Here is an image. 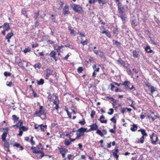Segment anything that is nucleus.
Segmentation results:
<instances>
[{
  "label": "nucleus",
  "mask_w": 160,
  "mask_h": 160,
  "mask_svg": "<svg viewBox=\"0 0 160 160\" xmlns=\"http://www.w3.org/2000/svg\"><path fill=\"white\" fill-rule=\"evenodd\" d=\"M3 129L5 130L1 135V138L3 142H5L4 144V146L5 148H7L8 151L9 150V144L8 142L6 140V138L7 137V134L8 133L9 129L8 128H3Z\"/></svg>",
  "instance_id": "1"
},
{
  "label": "nucleus",
  "mask_w": 160,
  "mask_h": 160,
  "mask_svg": "<svg viewBox=\"0 0 160 160\" xmlns=\"http://www.w3.org/2000/svg\"><path fill=\"white\" fill-rule=\"evenodd\" d=\"M46 112L45 109L43 108V107L40 106L39 111H36L34 113V117H40L42 115H43L45 117H46Z\"/></svg>",
  "instance_id": "2"
},
{
  "label": "nucleus",
  "mask_w": 160,
  "mask_h": 160,
  "mask_svg": "<svg viewBox=\"0 0 160 160\" xmlns=\"http://www.w3.org/2000/svg\"><path fill=\"white\" fill-rule=\"evenodd\" d=\"M76 132H77L76 133L77 137L76 139H78L80 137L83 136L84 134V132H87V128H81L76 130Z\"/></svg>",
  "instance_id": "3"
},
{
  "label": "nucleus",
  "mask_w": 160,
  "mask_h": 160,
  "mask_svg": "<svg viewBox=\"0 0 160 160\" xmlns=\"http://www.w3.org/2000/svg\"><path fill=\"white\" fill-rule=\"evenodd\" d=\"M122 84L123 85L124 88L126 89H129L130 90H133V91L136 90L133 84L131 83L129 81H125L123 82Z\"/></svg>",
  "instance_id": "4"
},
{
  "label": "nucleus",
  "mask_w": 160,
  "mask_h": 160,
  "mask_svg": "<svg viewBox=\"0 0 160 160\" xmlns=\"http://www.w3.org/2000/svg\"><path fill=\"white\" fill-rule=\"evenodd\" d=\"M71 7L75 12L78 13H80L82 9V8L81 6L75 3L72 5Z\"/></svg>",
  "instance_id": "5"
},
{
  "label": "nucleus",
  "mask_w": 160,
  "mask_h": 160,
  "mask_svg": "<svg viewBox=\"0 0 160 160\" xmlns=\"http://www.w3.org/2000/svg\"><path fill=\"white\" fill-rule=\"evenodd\" d=\"M152 143L154 145L157 144V142L158 140V137L157 135L154 133H152L150 136Z\"/></svg>",
  "instance_id": "6"
},
{
  "label": "nucleus",
  "mask_w": 160,
  "mask_h": 160,
  "mask_svg": "<svg viewBox=\"0 0 160 160\" xmlns=\"http://www.w3.org/2000/svg\"><path fill=\"white\" fill-rule=\"evenodd\" d=\"M138 132H141L142 136L141 138V142H142L143 140H144V137H146L148 136V134L146 132L145 130L144 129H141L138 130Z\"/></svg>",
  "instance_id": "7"
},
{
  "label": "nucleus",
  "mask_w": 160,
  "mask_h": 160,
  "mask_svg": "<svg viewBox=\"0 0 160 160\" xmlns=\"http://www.w3.org/2000/svg\"><path fill=\"white\" fill-rule=\"evenodd\" d=\"M90 128L87 130V132H90L92 131L97 130H98V126L96 123H93L90 126Z\"/></svg>",
  "instance_id": "8"
},
{
  "label": "nucleus",
  "mask_w": 160,
  "mask_h": 160,
  "mask_svg": "<svg viewBox=\"0 0 160 160\" xmlns=\"http://www.w3.org/2000/svg\"><path fill=\"white\" fill-rule=\"evenodd\" d=\"M107 131L106 129H103L102 131V132L100 130H98L96 131V133L100 135L101 137H103L104 135L107 134Z\"/></svg>",
  "instance_id": "9"
},
{
  "label": "nucleus",
  "mask_w": 160,
  "mask_h": 160,
  "mask_svg": "<svg viewBox=\"0 0 160 160\" xmlns=\"http://www.w3.org/2000/svg\"><path fill=\"white\" fill-rule=\"evenodd\" d=\"M23 125V121L21 120H19L18 121V122H17L16 124L12 126V127L15 128H20L22 127Z\"/></svg>",
  "instance_id": "10"
},
{
  "label": "nucleus",
  "mask_w": 160,
  "mask_h": 160,
  "mask_svg": "<svg viewBox=\"0 0 160 160\" xmlns=\"http://www.w3.org/2000/svg\"><path fill=\"white\" fill-rule=\"evenodd\" d=\"M69 13L68 6L67 5H66L63 9V14L66 15L68 14Z\"/></svg>",
  "instance_id": "11"
},
{
  "label": "nucleus",
  "mask_w": 160,
  "mask_h": 160,
  "mask_svg": "<svg viewBox=\"0 0 160 160\" xmlns=\"http://www.w3.org/2000/svg\"><path fill=\"white\" fill-rule=\"evenodd\" d=\"M132 56L135 58H139L140 57L139 52H137L135 50L132 51Z\"/></svg>",
  "instance_id": "12"
},
{
  "label": "nucleus",
  "mask_w": 160,
  "mask_h": 160,
  "mask_svg": "<svg viewBox=\"0 0 160 160\" xmlns=\"http://www.w3.org/2000/svg\"><path fill=\"white\" fill-rule=\"evenodd\" d=\"M49 55L50 57L52 58L56 61H57V59L56 56V53L55 51H51Z\"/></svg>",
  "instance_id": "13"
},
{
  "label": "nucleus",
  "mask_w": 160,
  "mask_h": 160,
  "mask_svg": "<svg viewBox=\"0 0 160 160\" xmlns=\"http://www.w3.org/2000/svg\"><path fill=\"white\" fill-rule=\"evenodd\" d=\"M117 61V62H118L120 64L123 66L124 67H125L126 68H128V64H127V66L125 65L124 61L122 60L121 58H119V59Z\"/></svg>",
  "instance_id": "14"
},
{
  "label": "nucleus",
  "mask_w": 160,
  "mask_h": 160,
  "mask_svg": "<svg viewBox=\"0 0 160 160\" xmlns=\"http://www.w3.org/2000/svg\"><path fill=\"white\" fill-rule=\"evenodd\" d=\"M3 28L5 30L8 31L10 28L9 23L7 22L4 23L3 25Z\"/></svg>",
  "instance_id": "15"
},
{
  "label": "nucleus",
  "mask_w": 160,
  "mask_h": 160,
  "mask_svg": "<svg viewBox=\"0 0 160 160\" xmlns=\"http://www.w3.org/2000/svg\"><path fill=\"white\" fill-rule=\"evenodd\" d=\"M13 33L11 32L10 33H8L6 35L5 37L6 39L8 40V42H10V39L11 38L12 36L13 35Z\"/></svg>",
  "instance_id": "16"
},
{
  "label": "nucleus",
  "mask_w": 160,
  "mask_h": 160,
  "mask_svg": "<svg viewBox=\"0 0 160 160\" xmlns=\"http://www.w3.org/2000/svg\"><path fill=\"white\" fill-rule=\"evenodd\" d=\"M111 90L112 91H114L116 92H118V91L121 92V90H119V89L117 88L114 85L112 84H111Z\"/></svg>",
  "instance_id": "17"
},
{
  "label": "nucleus",
  "mask_w": 160,
  "mask_h": 160,
  "mask_svg": "<svg viewBox=\"0 0 160 160\" xmlns=\"http://www.w3.org/2000/svg\"><path fill=\"white\" fill-rule=\"evenodd\" d=\"M102 33L103 34L105 33L106 36L109 38H110L111 37V34L110 32L108 31L107 30H106L105 31H103L102 32Z\"/></svg>",
  "instance_id": "18"
},
{
  "label": "nucleus",
  "mask_w": 160,
  "mask_h": 160,
  "mask_svg": "<svg viewBox=\"0 0 160 160\" xmlns=\"http://www.w3.org/2000/svg\"><path fill=\"white\" fill-rule=\"evenodd\" d=\"M31 149L32 150V152L34 153H39V152L40 150H38L37 147H32L31 148Z\"/></svg>",
  "instance_id": "19"
},
{
  "label": "nucleus",
  "mask_w": 160,
  "mask_h": 160,
  "mask_svg": "<svg viewBox=\"0 0 160 160\" xmlns=\"http://www.w3.org/2000/svg\"><path fill=\"white\" fill-rule=\"evenodd\" d=\"M105 118L104 116L102 115L101 116L100 118L98 119V120L100 121V122L102 123H107V120H102V119H104Z\"/></svg>",
  "instance_id": "20"
},
{
  "label": "nucleus",
  "mask_w": 160,
  "mask_h": 160,
  "mask_svg": "<svg viewBox=\"0 0 160 160\" xmlns=\"http://www.w3.org/2000/svg\"><path fill=\"white\" fill-rule=\"evenodd\" d=\"M12 117V119L14 121V122H16L19 121V118L15 115H13Z\"/></svg>",
  "instance_id": "21"
},
{
  "label": "nucleus",
  "mask_w": 160,
  "mask_h": 160,
  "mask_svg": "<svg viewBox=\"0 0 160 160\" xmlns=\"http://www.w3.org/2000/svg\"><path fill=\"white\" fill-rule=\"evenodd\" d=\"M138 128V126L137 125L133 124L132 127L131 128L130 130L132 132L135 131Z\"/></svg>",
  "instance_id": "22"
},
{
  "label": "nucleus",
  "mask_w": 160,
  "mask_h": 160,
  "mask_svg": "<svg viewBox=\"0 0 160 160\" xmlns=\"http://www.w3.org/2000/svg\"><path fill=\"white\" fill-rule=\"evenodd\" d=\"M118 11L119 14H123L124 8L121 7H118Z\"/></svg>",
  "instance_id": "23"
},
{
  "label": "nucleus",
  "mask_w": 160,
  "mask_h": 160,
  "mask_svg": "<svg viewBox=\"0 0 160 160\" xmlns=\"http://www.w3.org/2000/svg\"><path fill=\"white\" fill-rule=\"evenodd\" d=\"M145 50L148 53H151L153 51L151 49L150 47L148 45L146 47Z\"/></svg>",
  "instance_id": "24"
},
{
  "label": "nucleus",
  "mask_w": 160,
  "mask_h": 160,
  "mask_svg": "<svg viewBox=\"0 0 160 160\" xmlns=\"http://www.w3.org/2000/svg\"><path fill=\"white\" fill-rule=\"evenodd\" d=\"M37 147L38 150L42 151L44 149L43 146L40 143H39V144L37 146Z\"/></svg>",
  "instance_id": "25"
},
{
  "label": "nucleus",
  "mask_w": 160,
  "mask_h": 160,
  "mask_svg": "<svg viewBox=\"0 0 160 160\" xmlns=\"http://www.w3.org/2000/svg\"><path fill=\"white\" fill-rule=\"evenodd\" d=\"M118 28L117 27V26H116L114 29H113L112 31L114 35H115L116 34H118Z\"/></svg>",
  "instance_id": "26"
},
{
  "label": "nucleus",
  "mask_w": 160,
  "mask_h": 160,
  "mask_svg": "<svg viewBox=\"0 0 160 160\" xmlns=\"http://www.w3.org/2000/svg\"><path fill=\"white\" fill-rule=\"evenodd\" d=\"M112 42L113 44L116 45L117 47H119L120 46V43L117 40H113Z\"/></svg>",
  "instance_id": "27"
},
{
  "label": "nucleus",
  "mask_w": 160,
  "mask_h": 160,
  "mask_svg": "<svg viewBox=\"0 0 160 160\" xmlns=\"http://www.w3.org/2000/svg\"><path fill=\"white\" fill-rule=\"evenodd\" d=\"M44 83V79L41 78L39 81H37V84L38 85H42Z\"/></svg>",
  "instance_id": "28"
},
{
  "label": "nucleus",
  "mask_w": 160,
  "mask_h": 160,
  "mask_svg": "<svg viewBox=\"0 0 160 160\" xmlns=\"http://www.w3.org/2000/svg\"><path fill=\"white\" fill-rule=\"evenodd\" d=\"M41 64L40 62H38L37 64H35L34 66V67L36 68H37L40 69L41 67Z\"/></svg>",
  "instance_id": "29"
},
{
  "label": "nucleus",
  "mask_w": 160,
  "mask_h": 160,
  "mask_svg": "<svg viewBox=\"0 0 160 160\" xmlns=\"http://www.w3.org/2000/svg\"><path fill=\"white\" fill-rule=\"evenodd\" d=\"M46 75L47 77H49L50 75V72H51V70L49 69H47L46 71Z\"/></svg>",
  "instance_id": "30"
},
{
  "label": "nucleus",
  "mask_w": 160,
  "mask_h": 160,
  "mask_svg": "<svg viewBox=\"0 0 160 160\" xmlns=\"http://www.w3.org/2000/svg\"><path fill=\"white\" fill-rule=\"evenodd\" d=\"M19 129L22 131H27L28 130V128L26 126H22L19 128Z\"/></svg>",
  "instance_id": "31"
},
{
  "label": "nucleus",
  "mask_w": 160,
  "mask_h": 160,
  "mask_svg": "<svg viewBox=\"0 0 160 160\" xmlns=\"http://www.w3.org/2000/svg\"><path fill=\"white\" fill-rule=\"evenodd\" d=\"M34 14L35 15L34 17V20L38 19L37 18L39 15V11H38V12H35Z\"/></svg>",
  "instance_id": "32"
},
{
  "label": "nucleus",
  "mask_w": 160,
  "mask_h": 160,
  "mask_svg": "<svg viewBox=\"0 0 160 160\" xmlns=\"http://www.w3.org/2000/svg\"><path fill=\"white\" fill-rule=\"evenodd\" d=\"M39 153L41 154V155L38 157V158L39 159H41L44 156H47L46 155H45L44 152L40 150L39 152Z\"/></svg>",
  "instance_id": "33"
},
{
  "label": "nucleus",
  "mask_w": 160,
  "mask_h": 160,
  "mask_svg": "<svg viewBox=\"0 0 160 160\" xmlns=\"http://www.w3.org/2000/svg\"><path fill=\"white\" fill-rule=\"evenodd\" d=\"M150 88V92L152 94H153L154 92L156 91V89L154 87L152 86Z\"/></svg>",
  "instance_id": "34"
},
{
  "label": "nucleus",
  "mask_w": 160,
  "mask_h": 160,
  "mask_svg": "<svg viewBox=\"0 0 160 160\" xmlns=\"http://www.w3.org/2000/svg\"><path fill=\"white\" fill-rule=\"evenodd\" d=\"M64 47L63 46L61 45L60 46H58V48L56 49V50L57 51V52H61V49Z\"/></svg>",
  "instance_id": "35"
},
{
  "label": "nucleus",
  "mask_w": 160,
  "mask_h": 160,
  "mask_svg": "<svg viewBox=\"0 0 160 160\" xmlns=\"http://www.w3.org/2000/svg\"><path fill=\"white\" fill-rule=\"evenodd\" d=\"M31 48L28 47L25 48V49L23 51V52L24 53H26L28 52H30L31 51Z\"/></svg>",
  "instance_id": "36"
},
{
  "label": "nucleus",
  "mask_w": 160,
  "mask_h": 160,
  "mask_svg": "<svg viewBox=\"0 0 160 160\" xmlns=\"http://www.w3.org/2000/svg\"><path fill=\"white\" fill-rule=\"evenodd\" d=\"M97 1H98V3L99 4H102V6H103L106 3V2L105 0L104 1L103 0H97Z\"/></svg>",
  "instance_id": "37"
},
{
  "label": "nucleus",
  "mask_w": 160,
  "mask_h": 160,
  "mask_svg": "<svg viewBox=\"0 0 160 160\" xmlns=\"http://www.w3.org/2000/svg\"><path fill=\"white\" fill-rule=\"evenodd\" d=\"M147 117L150 120V121H151V122H153L155 120V118L154 117L150 115H148Z\"/></svg>",
  "instance_id": "38"
},
{
  "label": "nucleus",
  "mask_w": 160,
  "mask_h": 160,
  "mask_svg": "<svg viewBox=\"0 0 160 160\" xmlns=\"http://www.w3.org/2000/svg\"><path fill=\"white\" fill-rule=\"evenodd\" d=\"M78 123H80L81 125H84L86 123L85 119L84 118H83L82 119V121H79Z\"/></svg>",
  "instance_id": "39"
},
{
  "label": "nucleus",
  "mask_w": 160,
  "mask_h": 160,
  "mask_svg": "<svg viewBox=\"0 0 160 160\" xmlns=\"http://www.w3.org/2000/svg\"><path fill=\"white\" fill-rule=\"evenodd\" d=\"M83 70V68L82 67H79L77 69V71L78 73H81Z\"/></svg>",
  "instance_id": "40"
},
{
  "label": "nucleus",
  "mask_w": 160,
  "mask_h": 160,
  "mask_svg": "<svg viewBox=\"0 0 160 160\" xmlns=\"http://www.w3.org/2000/svg\"><path fill=\"white\" fill-rule=\"evenodd\" d=\"M11 73L7 72H5L4 73V75L6 77L10 76L11 75Z\"/></svg>",
  "instance_id": "41"
},
{
  "label": "nucleus",
  "mask_w": 160,
  "mask_h": 160,
  "mask_svg": "<svg viewBox=\"0 0 160 160\" xmlns=\"http://www.w3.org/2000/svg\"><path fill=\"white\" fill-rule=\"evenodd\" d=\"M56 98V100H57L58 102L56 101H54L53 102V104L55 105H57L59 104V100H58V97H56L55 96Z\"/></svg>",
  "instance_id": "42"
},
{
  "label": "nucleus",
  "mask_w": 160,
  "mask_h": 160,
  "mask_svg": "<svg viewBox=\"0 0 160 160\" xmlns=\"http://www.w3.org/2000/svg\"><path fill=\"white\" fill-rule=\"evenodd\" d=\"M70 143L71 142L68 140L66 139L64 141V144L67 146L69 145Z\"/></svg>",
  "instance_id": "43"
},
{
  "label": "nucleus",
  "mask_w": 160,
  "mask_h": 160,
  "mask_svg": "<svg viewBox=\"0 0 160 160\" xmlns=\"http://www.w3.org/2000/svg\"><path fill=\"white\" fill-rule=\"evenodd\" d=\"M60 152L61 154L64 153H66L65 148H60Z\"/></svg>",
  "instance_id": "44"
},
{
  "label": "nucleus",
  "mask_w": 160,
  "mask_h": 160,
  "mask_svg": "<svg viewBox=\"0 0 160 160\" xmlns=\"http://www.w3.org/2000/svg\"><path fill=\"white\" fill-rule=\"evenodd\" d=\"M101 58H103L104 56L103 52L101 50L99 51V53L98 54Z\"/></svg>",
  "instance_id": "45"
},
{
  "label": "nucleus",
  "mask_w": 160,
  "mask_h": 160,
  "mask_svg": "<svg viewBox=\"0 0 160 160\" xmlns=\"http://www.w3.org/2000/svg\"><path fill=\"white\" fill-rule=\"evenodd\" d=\"M132 27H135V26H137V23L136 22V21L135 20H133L132 21Z\"/></svg>",
  "instance_id": "46"
},
{
  "label": "nucleus",
  "mask_w": 160,
  "mask_h": 160,
  "mask_svg": "<svg viewBox=\"0 0 160 160\" xmlns=\"http://www.w3.org/2000/svg\"><path fill=\"white\" fill-rule=\"evenodd\" d=\"M81 43L82 44L83 46L87 45L88 44V40L87 39H86L84 41H81Z\"/></svg>",
  "instance_id": "47"
},
{
  "label": "nucleus",
  "mask_w": 160,
  "mask_h": 160,
  "mask_svg": "<svg viewBox=\"0 0 160 160\" xmlns=\"http://www.w3.org/2000/svg\"><path fill=\"white\" fill-rule=\"evenodd\" d=\"M108 98H109L110 100L113 102V103H116V99H114L112 97L109 98V97H108Z\"/></svg>",
  "instance_id": "48"
},
{
  "label": "nucleus",
  "mask_w": 160,
  "mask_h": 160,
  "mask_svg": "<svg viewBox=\"0 0 160 160\" xmlns=\"http://www.w3.org/2000/svg\"><path fill=\"white\" fill-rule=\"evenodd\" d=\"M95 60L94 58L92 57H90L89 59V61L91 62H93Z\"/></svg>",
  "instance_id": "49"
},
{
  "label": "nucleus",
  "mask_w": 160,
  "mask_h": 160,
  "mask_svg": "<svg viewBox=\"0 0 160 160\" xmlns=\"http://www.w3.org/2000/svg\"><path fill=\"white\" fill-rule=\"evenodd\" d=\"M64 47H68L71 49H73V47L72 46L70 45L69 44H68L67 45L64 46Z\"/></svg>",
  "instance_id": "50"
},
{
  "label": "nucleus",
  "mask_w": 160,
  "mask_h": 160,
  "mask_svg": "<svg viewBox=\"0 0 160 160\" xmlns=\"http://www.w3.org/2000/svg\"><path fill=\"white\" fill-rule=\"evenodd\" d=\"M95 114V112L94 110L92 111L91 113L90 114V116L91 118H93L94 115Z\"/></svg>",
  "instance_id": "51"
},
{
  "label": "nucleus",
  "mask_w": 160,
  "mask_h": 160,
  "mask_svg": "<svg viewBox=\"0 0 160 160\" xmlns=\"http://www.w3.org/2000/svg\"><path fill=\"white\" fill-rule=\"evenodd\" d=\"M110 120L112 121L115 124L116 122V119H115L114 117L110 119Z\"/></svg>",
  "instance_id": "52"
},
{
  "label": "nucleus",
  "mask_w": 160,
  "mask_h": 160,
  "mask_svg": "<svg viewBox=\"0 0 160 160\" xmlns=\"http://www.w3.org/2000/svg\"><path fill=\"white\" fill-rule=\"evenodd\" d=\"M112 155L113 156L117 159L119 157V155L117 154V153L115 152H112Z\"/></svg>",
  "instance_id": "53"
},
{
  "label": "nucleus",
  "mask_w": 160,
  "mask_h": 160,
  "mask_svg": "<svg viewBox=\"0 0 160 160\" xmlns=\"http://www.w3.org/2000/svg\"><path fill=\"white\" fill-rule=\"evenodd\" d=\"M145 85L148 87H151L152 86L151 84L148 82H145Z\"/></svg>",
  "instance_id": "54"
},
{
  "label": "nucleus",
  "mask_w": 160,
  "mask_h": 160,
  "mask_svg": "<svg viewBox=\"0 0 160 160\" xmlns=\"http://www.w3.org/2000/svg\"><path fill=\"white\" fill-rule=\"evenodd\" d=\"M18 66H19L20 67L22 68H24V67L23 66V64L21 62H19L18 63Z\"/></svg>",
  "instance_id": "55"
},
{
  "label": "nucleus",
  "mask_w": 160,
  "mask_h": 160,
  "mask_svg": "<svg viewBox=\"0 0 160 160\" xmlns=\"http://www.w3.org/2000/svg\"><path fill=\"white\" fill-rule=\"evenodd\" d=\"M120 17L121 19H122V20L123 21H125V19H126V17H124L123 16V14H120Z\"/></svg>",
  "instance_id": "56"
},
{
  "label": "nucleus",
  "mask_w": 160,
  "mask_h": 160,
  "mask_svg": "<svg viewBox=\"0 0 160 160\" xmlns=\"http://www.w3.org/2000/svg\"><path fill=\"white\" fill-rule=\"evenodd\" d=\"M22 13L23 15H25L27 14V11L25 9H22Z\"/></svg>",
  "instance_id": "57"
},
{
  "label": "nucleus",
  "mask_w": 160,
  "mask_h": 160,
  "mask_svg": "<svg viewBox=\"0 0 160 160\" xmlns=\"http://www.w3.org/2000/svg\"><path fill=\"white\" fill-rule=\"evenodd\" d=\"M67 112V114L68 116V117L70 118H71V114L68 111V109H66L65 110Z\"/></svg>",
  "instance_id": "58"
},
{
  "label": "nucleus",
  "mask_w": 160,
  "mask_h": 160,
  "mask_svg": "<svg viewBox=\"0 0 160 160\" xmlns=\"http://www.w3.org/2000/svg\"><path fill=\"white\" fill-rule=\"evenodd\" d=\"M20 144L16 142L12 146L13 147H19L20 146Z\"/></svg>",
  "instance_id": "59"
},
{
  "label": "nucleus",
  "mask_w": 160,
  "mask_h": 160,
  "mask_svg": "<svg viewBox=\"0 0 160 160\" xmlns=\"http://www.w3.org/2000/svg\"><path fill=\"white\" fill-rule=\"evenodd\" d=\"M36 20V22L35 23V25L36 27H37L39 25V23L38 22V19L35 20Z\"/></svg>",
  "instance_id": "60"
},
{
  "label": "nucleus",
  "mask_w": 160,
  "mask_h": 160,
  "mask_svg": "<svg viewBox=\"0 0 160 160\" xmlns=\"http://www.w3.org/2000/svg\"><path fill=\"white\" fill-rule=\"evenodd\" d=\"M109 110L110 111V112H108V114L109 115H112L113 113V109L112 108H111L109 109Z\"/></svg>",
  "instance_id": "61"
},
{
  "label": "nucleus",
  "mask_w": 160,
  "mask_h": 160,
  "mask_svg": "<svg viewBox=\"0 0 160 160\" xmlns=\"http://www.w3.org/2000/svg\"><path fill=\"white\" fill-rule=\"evenodd\" d=\"M31 90V91L32 92V94H33L34 97H36V96H37V94H36L35 92H34V90L32 88Z\"/></svg>",
  "instance_id": "62"
},
{
  "label": "nucleus",
  "mask_w": 160,
  "mask_h": 160,
  "mask_svg": "<svg viewBox=\"0 0 160 160\" xmlns=\"http://www.w3.org/2000/svg\"><path fill=\"white\" fill-rule=\"evenodd\" d=\"M97 1V0H89V3H94Z\"/></svg>",
  "instance_id": "63"
},
{
  "label": "nucleus",
  "mask_w": 160,
  "mask_h": 160,
  "mask_svg": "<svg viewBox=\"0 0 160 160\" xmlns=\"http://www.w3.org/2000/svg\"><path fill=\"white\" fill-rule=\"evenodd\" d=\"M109 132L115 134L116 132L113 129H112L109 130Z\"/></svg>",
  "instance_id": "64"
}]
</instances>
